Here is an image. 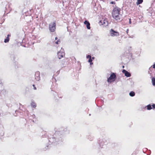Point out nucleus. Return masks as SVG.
I'll list each match as a JSON object with an SVG mask.
<instances>
[{"label": "nucleus", "instance_id": "nucleus-1", "mask_svg": "<svg viewBox=\"0 0 155 155\" xmlns=\"http://www.w3.org/2000/svg\"><path fill=\"white\" fill-rule=\"evenodd\" d=\"M121 9L118 7L114 8L112 12L113 17L117 21H120L122 17V15L120 13Z\"/></svg>", "mask_w": 155, "mask_h": 155}, {"label": "nucleus", "instance_id": "nucleus-2", "mask_svg": "<svg viewBox=\"0 0 155 155\" xmlns=\"http://www.w3.org/2000/svg\"><path fill=\"white\" fill-rule=\"evenodd\" d=\"M56 29V24L55 22L51 23L49 25V30L52 32H54Z\"/></svg>", "mask_w": 155, "mask_h": 155}, {"label": "nucleus", "instance_id": "nucleus-3", "mask_svg": "<svg viewBox=\"0 0 155 155\" xmlns=\"http://www.w3.org/2000/svg\"><path fill=\"white\" fill-rule=\"evenodd\" d=\"M116 77L115 74L114 73H113L108 78L107 81L109 82H111L114 81L113 80Z\"/></svg>", "mask_w": 155, "mask_h": 155}, {"label": "nucleus", "instance_id": "nucleus-4", "mask_svg": "<svg viewBox=\"0 0 155 155\" xmlns=\"http://www.w3.org/2000/svg\"><path fill=\"white\" fill-rule=\"evenodd\" d=\"M110 35L111 36H118L119 35V33L114 31L113 29H111L110 31Z\"/></svg>", "mask_w": 155, "mask_h": 155}, {"label": "nucleus", "instance_id": "nucleus-5", "mask_svg": "<svg viewBox=\"0 0 155 155\" xmlns=\"http://www.w3.org/2000/svg\"><path fill=\"white\" fill-rule=\"evenodd\" d=\"M58 57L59 59H61L65 55V53L63 50L59 51L57 54Z\"/></svg>", "mask_w": 155, "mask_h": 155}, {"label": "nucleus", "instance_id": "nucleus-6", "mask_svg": "<svg viewBox=\"0 0 155 155\" xmlns=\"http://www.w3.org/2000/svg\"><path fill=\"white\" fill-rule=\"evenodd\" d=\"M40 73L37 71L36 72L35 74V79L37 81H39L40 80Z\"/></svg>", "mask_w": 155, "mask_h": 155}, {"label": "nucleus", "instance_id": "nucleus-7", "mask_svg": "<svg viewBox=\"0 0 155 155\" xmlns=\"http://www.w3.org/2000/svg\"><path fill=\"white\" fill-rule=\"evenodd\" d=\"M100 22L102 23V24L105 26H107L108 25L107 21L106 20H101L100 21Z\"/></svg>", "mask_w": 155, "mask_h": 155}, {"label": "nucleus", "instance_id": "nucleus-8", "mask_svg": "<svg viewBox=\"0 0 155 155\" xmlns=\"http://www.w3.org/2000/svg\"><path fill=\"white\" fill-rule=\"evenodd\" d=\"M122 72L124 74L125 76H127V77H129L130 76V74L125 70H123Z\"/></svg>", "mask_w": 155, "mask_h": 155}, {"label": "nucleus", "instance_id": "nucleus-9", "mask_svg": "<svg viewBox=\"0 0 155 155\" xmlns=\"http://www.w3.org/2000/svg\"><path fill=\"white\" fill-rule=\"evenodd\" d=\"M84 23L85 25H86L87 28L90 29V23L87 21H85Z\"/></svg>", "mask_w": 155, "mask_h": 155}, {"label": "nucleus", "instance_id": "nucleus-10", "mask_svg": "<svg viewBox=\"0 0 155 155\" xmlns=\"http://www.w3.org/2000/svg\"><path fill=\"white\" fill-rule=\"evenodd\" d=\"M10 36L11 35H8L7 37L5 39L4 42L5 43H7L9 41V37H10Z\"/></svg>", "mask_w": 155, "mask_h": 155}, {"label": "nucleus", "instance_id": "nucleus-11", "mask_svg": "<svg viewBox=\"0 0 155 155\" xmlns=\"http://www.w3.org/2000/svg\"><path fill=\"white\" fill-rule=\"evenodd\" d=\"M135 93L134 91H131L129 95L130 96L133 97L135 95Z\"/></svg>", "mask_w": 155, "mask_h": 155}, {"label": "nucleus", "instance_id": "nucleus-12", "mask_svg": "<svg viewBox=\"0 0 155 155\" xmlns=\"http://www.w3.org/2000/svg\"><path fill=\"white\" fill-rule=\"evenodd\" d=\"M153 85L155 86V78H153L152 79Z\"/></svg>", "mask_w": 155, "mask_h": 155}, {"label": "nucleus", "instance_id": "nucleus-13", "mask_svg": "<svg viewBox=\"0 0 155 155\" xmlns=\"http://www.w3.org/2000/svg\"><path fill=\"white\" fill-rule=\"evenodd\" d=\"M143 2V0H138L137 2V5H138L141 4Z\"/></svg>", "mask_w": 155, "mask_h": 155}, {"label": "nucleus", "instance_id": "nucleus-14", "mask_svg": "<svg viewBox=\"0 0 155 155\" xmlns=\"http://www.w3.org/2000/svg\"><path fill=\"white\" fill-rule=\"evenodd\" d=\"M147 109L148 110L152 109L153 108L151 107V106L150 105H148L147 106Z\"/></svg>", "mask_w": 155, "mask_h": 155}, {"label": "nucleus", "instance_id": "nucleus-15", "mask_svg": "<svg viewBox=\"0 0 155 155\" xmlns=\"http://www.w3.org/2000/svg\"><path fill=\"white\" fill-rule=\"evenodd\" d=\"M31 106L33 107H36L35 104L33 102H32L31 104Z\"/></svg>", "mask_w": 155, "mask_h": 155}, {"label": "nucleus", "instance_id": "nucleus-16", "mask_svg": "<svg viewBox=\"0 0 155 155\" xmlns=\"http://www.w3.org/2000/svg\"><path fill=\"white\" fill-rule=\"evenodd\" d=\"M92 59H91V58H90L89 59L88 61L90 63V65H92L93 64V63L92 62Z\"/></svg>", "mask_w": 155, "mask_h": 155}, {"label": "nucleus", "instance_id": "nucleus-17", "mask_svg": "<svg viewBox=\"0 0 155 155\" xmlns=\"http://www.w3.org/2000/svg\"><path fill=\"white\" fill-rule=\"evenodd\" d=\"M87 58H91V56L90 55H88L87 56Z\"/></svg>", "mask_w": 155, "mask_h": 155}, {"label": "nucleus", "instance_id": "nucleus-18", "mask_svg": "<svg viewBox=\"0 0 155 155\" xmlns=\"http://www.w3.org/2000/svg\"><path fill=\"white\" fill-rule=\"evenodd\" d=\"M59 41H59V40H58V41H56L55 42V43L57 44H58V42Z\"/></svg>", "mask_w": 155, "mask_h": 155}, {"label": "nucleus", "instance_id": "nucleus-19", "mask_svg": "<svg viewBox=\"0 0 155 155\" xmlns=\"http://www.w3.org/2000/svg\"><path fill=\"white\" fill-rule=\"evenodd\" d=\"M152 107H153V108H155V104H153L152 105Z\"/></svg>", "mask_w": 155, "mask_h": 155}, {"label": "nucleus", "instance_id": "nucleus-20", "mask_svg": "<svg viewBox=\"0 0 155 155\" xmlns=\"http://www.w3.org/2000/svg\"><path fill=\"white\" fill-rule=\"evenodd\" d=\"M33 87L34 88V89L35 90H36V88L35 87V85H33Z\"/></svg>", "mask_w": 155, "mask_h": 155}, {"label": "nucleus", "instance_id": "nucleus-21", "mask_svg": "<svg viewBox=\"0 0 155 155\" xmlns=\"http://www.w3.org/2000/svg\"><path fill=\"white\" fill-rule=\"evenodd\" d=\"M129 23L130 24H131V19L130 18L129 19Z\"/></svg>", "mask_w": 155, "mask_h": 155}, {"label": "nucleus", "instance_id": "nucleus-22", "mask_svg": "<svg viewBox=\"0 0 155 155\" xmlns=\"http://www.w3.org/2000/svg\"><path fill=\"white\" fill-rule=\"evenodd\" d=\"M153 68L155 69V64L153 65Z\"/></svg>", "mask_w": 155, "mask_h": 155}, {"label": "nucleus", "instance_id": "nucleus-23", "mask_svg": "<svg viewBox=\"0 0 155 155\" xmlns=\"http://www.w3.org/2000/svg\"><path fill=\"white\" fill-rule=\"evenodd\" d=\"M129 31V30L128 29H127V33H128V31Z\"/></svg>", "mask_w": 155, "mask_h": 155}, {"label": "nucleus", "instance_id": "nucleus-24", "mask_svg": "<svg viewBox=\"0 0 155 155\" xmlns=\"http://www.w3.org/2000/svg\"><path fill=\"white\" fill-rule=\"evenodd\" d=\"M58 39V38L57 37H56L55 38V39L57 40Z\"/></svg>", "mask_w": 155, "mask_h": 155}, {"label": "nucleus", "instance_id": "nucleus-25", "mask_svg": "<svg viewBox=\"0 0 155 155\" xmlns=\"http://www.w3.org/2000/svg\"><path fill=\"white\" fill-rule=\"evenodd\" d=\"M94 57H92V59H94Z\"/></svg>", "mask_w": 155, "mask_h": 155}, {"label": "nucleus", "instance_id": "nucleus-26", "mask_svg": "<svg viewBox=\"0 0 155 155\" xmlns=\"http://www.w3.org/2000/svg\"><path fill=\"white\" fill-rule=\"evenodd\" d=\"M111 3H112V4H113V2H111Z\"/></svg>", "mask_w": 155, "mask_h": 155}, {"label": "nucleus", "instance_id": "nucleus-27", "mask_svg": "<svg viewBox=\"0 0 155 155\" xmlns=\"http://www.w3.org/2000/svg\"><path fill=\"white\" fill-rule=\"evenodd\" d=\"M89 116H90V115H91V114H89Z\"/></svg>", "mask_w": 155, "mask_h": 155}]
</instances>
